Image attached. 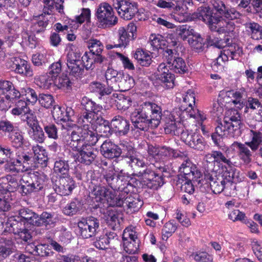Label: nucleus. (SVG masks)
Returning a JSON list of instances; mask_svg holds the SVG:
<instances>
[{"instance_id":"nucleus-1","label":"nucleus","mask_w":262,"mask_h":262,"mask_svg":"<svg viewBox=\"0 0 262 262\" xmlns=\"http://www.w3.org/2000/svg\"><path fill=\"white\" fill-rule=\"evenodd\" d=\"M162 116L160 106L152 102L145 101L132 113L130 120L136 128L147 131L149 128H157L161 122Z\"/></svg>"},{"instance_id":"nucleus-2","label":"nucleus","mask_w":262,"mask_h":262,"mask_svg":"<svg viewBox=\"0 0 262 262\" xmlns=\"http://www.w3.org/2000/svg\"><path fill=\"white\" fill-rule=\"evenodd\" d=\"M34 167L32 152L20 148L15 149L14 156L6 164V169L12 172H24Z\"/></svg>"},{"instance_id":"nucleus-3","label":"nucleus","mask_w":262,"mask_h":262,"mask_svg":"<svg viewBox=\"0 0 262 262\" xmlns=\"http://www.w3.org/2000/svg\"><path fill=\"white\" fill-rule=\"evenodd\" d=\"M21 180L23 184L20 186V192L24 196L42 190L49 181L46 174L39 171L26 173Z\"/></svg>"},{"instance_id":"nucleus-4","label":"nucleus","mask_w":262,"mask_h":262,"mask_svg":"<svg viewBox=\"0 0 262 262\" xmlns=\"http://www.w3.org/2000/svg\"><path fill=\"white\" fill-rule=\"evenodd\" d=\"M114 8L113 5L107 2H102L97 7L95 16L100 28H111L117 24L118 17L115 15Z\"/></svg>"},{"instance_id":"nucleus-5","label":"nucleus","mask_w":262,"mask_h":262,"mask_svg":"<svg viewBox=\"0 0 262 262\" xmlns=\"http://www.w3.org/2000/svg\"><path fill=\"white\" fill-rule=\"evenodd\" d=\"M113 6L124 20H131L138 12V5L133 0H112Z\"/></svg>"},{"instance_id":"nucleus-6","label":"nucleus","mask_w":262,"mask_h":262,"mask_svg":"<svg viewBox=\"0 0 262 262\" xmlns=\"http://www.w3.org/2000/svg\"><path fill=\"white\" fill-rule=\"evenodd\" d=\"M6 66L7 69L23 76L31 77L34 74L29 61L18 56L9 58L6 62Z\"/></svg>"},{"instance_id":"nucleus-7","label":"nucleus","mask_w":262,"mask_h":262,"mask_svg":"<svg viewBox=\"0 0 262 262\" xmlns=\"http://www.w3.org/2000/svg\"><path fill=\"white\" fill-rule=\"evenodd\" d=\"M78 232L83 238H89L96 235L99 229V220L93 216L82 218L78 222Z\"/></svg>"},{"instance_id":"nucleus-8","label":"nucleus","mask_w":262,"mask_h":262,"mask_svg":"<svg viewBox=\"0 0 262 262\" xmlns=\"http://www.w3.org/2000/svg\"><path fill=\"white\" fill-rule=\"evenodd\" d=\"M238 174L239 172L235 169L230 168L225 170L224 188L222 191L225 195L234 196L237 194L239 187L237 185L239 181Z\"/></svg>"},{"instance_id":"nucleus-9","label":"nucleus","mask_w":262,"mask_h":262,"mask_svg":"<svg viewBox=\"0 0 262 262\" xmlns=\"http://www.w3.org/2000/svg\"><path fill=\"white\" fill-rule=\"evenodd\" d=\"M164 183L163 175L157 174L156 172L149 169L144 170L142 181L143 188L156 190L162 187Z\"/></svg>"},{"instance_id":"nucleus-10","label":"nucleus","mask_w":262,"mask_h":262,"mask_svg":"<svg viewBox=\"0 0 262 262\" xmlns=\"http://www.w3.org/2000/svg\"><path fill=\"white\" fill-rule=\"evenodd\" d=\"M53 189L55 192L61 196H68L72 193L76 187L74 179L69 176L60 177L53 184Z\"/></svg>"},{"instance_id":"nucleus-11","label":"nucleus","mask_w":262,"mask_h":262,"mask_svg":"<svg viewBox=\"0 0 262 262\" xmlns=\"http://www.w3.org/2000/svg\"><path fill=\"white\" fill-rule=\"evenodd\" d=\"M211 3L213 10L215 11L214 14L215 16H223L230 20L238 19L241 16V14L235 8L227 7L221 0H211Z\"/></svg>"},{"instance_id":"nucleus-12","label":"nucleus","mask_w":262,"mask_h":262,"mask_svg":"<svg viewBox=\"0 0 262 262\" xmlns=\"http://www.w3.org/2000/svg\"><path fill=\"white\" fill-rule=\"evenodd\" d=\"M181 140L190 147L198 150H203L205 146L204 138L198 133H189L188 130H183Z\"/></svg>"},{"instance_id":"nucleus-13","label":"nucleus","mask_w":262,"mask_h":262,"mask_svg":"<svg viewBox=\"0 0 262 262\" xmlns=\"http://www.w3.org/2000/svg\"><path fill=\"white\" fill-rule=\"evenodd\" d=\"M157 79L162 85L167 89L173 88L174 85L175 76L165 63H160L158 67Z\"/></svg>"},{"instance_id":"nucleus-14","label":"nucleus","mask_w":262,"mask_h":262,"mask_svg":"<svg viewBox=\"0 0 262 262\" xmlns=\"http://www.w3.org/2000/svg\"><path fill=\"white\" fill-rule=\"evenodd\" d=\"M179 172L184 179L198 180L202 176L201 171L188 158L181 165Z\"/></svg>"},{"instance_id":"nucleus-15","label":"nucleus","mask_w":262,"mask_h":262,"mask_svg":"<svg viewBox=\"0 0 262 262\" xmlns=\"http://www.w3.org/2000/svg\"><path fill=\"white\" fill-rule=\"evenodd\" d=\"M225 120L224 119L223 122H218L222 124L223 128L227 130V132L232 138H237L242 134V128L244 126L242 119H230Z\"/></svg>"},{"instance_id":"nucleus-16","label":"nucleus","mask_w":262,"mask_h":262,"mask_svg":"<svg viewBox=\"0 0 262 262\" xmlns=\"http://www.w3.org/2000/svg\"><path fill=\"white\" fill-rule=\"evenodd\" d=\"M195 93L191 89H189L183 96V102L179 109L181 112L180 114V120L184 121L185 118V114L194 107L195 105Z\"/></svg>"},{"instance_id":"nucleus-17","label":"nucleus","mask_w":262,"mask_h":262,"mask_svg":"<svg viewBox=\"0 0 262 262\" xmlns=\"http://www.w3.org/2000/svg\"><path fill=\"white\" fill-rule=\"evenodd\" d=\"M74 110L71 107L66 108L59 105H54L52 111V116L57 122H66L71 120V117L74 115Z\"/></svg>"},{"instance_id":"nucleus-18","label":"nucleus","mask_w":262,"mask_h":262,"mask_svg":"<svg viewBox=\"0 0 262 262\" xmlns=\"http://www.w3.org/2000/svg\"><path fill=\"white\" fill-rule=\"evenodd\" d=\"M112 129L120 135H125L129 130L130 123L128 120L122 116H115L111 122Z\"/></svg>"},{"instance_id":"nucleus-19","label":"nucleus","mask_w":262,"mask_h":262,"mask_svg":"<svg viewBox=\"0 0 262 262\" xmlns=\"http://www.w3.org/2000/svg\"><path fill=\"white\" fill-rule=\"evenodd\" d=\"M135 181V179L129 176L118 174V179L115 182V185H117V186L113 188V190L127 195L130 192L131 189L133 188L132 182H134Z\"/></svg>"},{"instance_id":"nucleus-20","label":"nucleus","mask_w":262,"mask_h":262,"mask_svg":"<svg viewBox=\"0 0 262 262\" xmlns=\"http://www.w3.org/2000/svg\"><path fill=\"white\" fill-rule=\"evenodd\" d=\"M100 152L105 158L115 160L119 157V146L110 140H106L100 147Z\"/></svg>"},{"instance_id":"nucleus-21","label":"nucleus","mask_w":262,"mask_h":262,"mask_svg":"<svg viewBox=\"0 0 262 262\" xmlns=\"http://www.w3.org/2000/svg\"><path fill=\"white\" fill-rule=\"evenodd\" d=\"M225 171L221 174L215 175L212 178L203 180L204 184L209 187L210 190L215 194H220L224 191V185L225 183Z\"/></svg>"},{"instance_id":"nucleus-22","label":"nucleus","mask_w":262,"mask_h":262,"mask_svg":"<svg viewBox=\"0 0 262 262\" xmlns=\"http://www.w3.org/2000/svg\"><path fill=\"white\" fill-rule=\"evenodd\" d=\"M76 160L86 165H90L94 161L96 155L92 147H84L77 154Z\"/></svg>"},{"instance_id":"nucleus-23","label":"nucleus","mask_w":262,"mask_h":262,"mask_svg":"<svg viewBox=\"0 0 262 262\" xmlns=\"http://www.w3.org/2000/svg\"><path fill=\"white\" fill-rule=\"evenodd\" d=\"M232 146L237 147L238 156L245 164H248L251 162L252 153L246 144V142L242 143L235 141L232 143Z\"/></svg>"},{"instance_id":"nucleus-24","label":"nucleus","mask_w":262,"mask_h":262,"mask_svg":"<svg viewBox=\"0 0 262 262\" xmlns=\"http://www.w3.org/2000/svg\"><path fill=\"white\" fill-rule=\"evenodd\" d=\"M124 201V206L123 207H126L127 212L129 213L138 211L143 204L139 198H135L128 194L125 195Z\"/></svg>"},{"instance_id":"nucleus-25","label":"nucleus","mask_w":262,"mask_h":262,"mask_svg":"<svg viewBox=\"0 0 262 262\" xmlns=\"http://www.w3.org/2000/svg\"><path fill=\"white\" fill-rule=\"evenodd\" d=\"M18 215L24 223V226L35 225V220L37 214L28 208H23L19 210Z\"/></svg>"},{"instance_id":"nucleus-26","label":"nucleus","mask_w":262,"mask_h":262,"mask_svg":"<svg viewBox=\"0 0 262 262\" xmlns=\"http://www.w3.org/2000/svg\"><path fill=\"white\" fill-rule=\"evenodd\" d=\"M35 220V225L37 227L45 226L46 228L54 226V214L47 211H43L40 215L37 214V217Z\"/></svg>"},{"instance_id":"nucleus-27","label":"nucleus","mask_w":262,"mask_h":262,"mask_svg":"<svg viewBox=\"0 0 262 262\" xmlns=\"http://www.w3.org/2000/svg\"><path fill=\"white\" fill-rule=\"evenodd\" d=\"M108 192L109 190L105 187L100 185H94L92 183L91 186L90 196L94 200V202H100L103 198L106 199Z\"/></svg>"},{"instance_id":"nucleus-28","label":"nucleus","mask_w":262,"mask_h":262,"mask_svg":"<svg viewBox=\"0 0 262 262\" xmlns=\"http://www.w3.org/2000/svg\"><path fill=\"white\" fill-rule=\"evenodd\" d=\"M32 248V251H30V253L40 257H48L53 255V252L49 248V245L47 244H39L35 245L33 243L29 244L27 246V248L29 250V248Z\"/></svg>"},{"instance_id":"nucleus-29","label":"nucleus","mask_w":262,"mask_h":262,"mask_svg":"<svg viewBox=\"0 0 262 262\" xmlns=\"http://www.w3.org/2000/svg\"><path fill=\"white\" fill-rule=\"evenodd\" d=\"M81 105L82 110L85 112L91 113L98 115L102 110V106L97 104L87 97H83L81 100Z\"/></svg>"},{"instance_id":"nucleus-30","label":"nucleus","mask_w":262,"mask_h":262,"mask_svg":"<svg viewBox=\"0 0 262 262\" xmlns=\"http://www.w3.org/2000/svg\"><path fill=\"white\" fill-rule=\"evenodd\" d=\"M221 52L226 58H228V61L229 60H238L241 56L242 49L238 45L234 43L225 47Z\"/></svg>"},{"instance_id":"nucleus-31","label":"nucleus","mask_w":262,"mask_h":262,"mask_svg":"<svg viewBox=\"0 0 262 262\" xmlns=\"http://www.w3.org/2000/svg\"><path fill=\"white\" fill-rule=\"evenodd\" d=\"M53 170L59 178L68 176L70 170L68 161L60 158H57L54 162Z\"/></svg>"},{"instance_id":"nucleus-32","label":"nucleus","mask_w":262,"mask_h":262,"mask_svg":"<svg viewBox=\"0 0 262 262\" xmlns=\"http://www.w3.org/2000/svg\"><path fill=\"white\" fill-rule=\"evenodd\" d=\"M6 227L4 231L9 232H13L15 234L16 231L21 229L24 226V223L21 222V219L19 215L11 216L7 219V221L5 223Z\"/></svg>"},{"instance_id":"nucleus-33","label":"nucleus","mask_w":262,"mask_h":262,"mask_svg":"<svg viewBox=\"0 0 262 262\" xmlns=\"http://www.w3.org/2000/svg\"><path fill=\"white\" fill-rule=\"evenodd\" d=\"M97 116V114L84 112L78 117L77 123L83 127L89 128L90 125H92L99 121V118Z\"/></svg>"},{"instance_id":"nucleus-34","label":"nucleus","mask_w":262,"mask_h":262,"mask_svg":"<svg viewBox=\"0 0 262 262\" xmlns=\"http://www.w3.org/2000/svg\"><path fill=\"white\" fill-rule=\"evenodd\" d=\"M195 15L196 18L206 23L209 28L213 21V18L215 17V15H213L210 8L206 7H201L198 8Z\"/></svg>"},{"instance_id":"nucleus-35","label":"nucleus","mask_w":262,"mask_h":262,"mask_svg":"<svg viewBox=\"0 0 262 262\" xmlns=\"http://www.w3.org/2000/svg\"><path fill=\"white\" fill-rule=\"evenodd\" d=\"M49 19L43 14L36 16L33 18L32 29L36 33L43 32L49 25Z\"/></svg>"},{"instance_id":"nucleus-36","label":"nucleus","mask_w":262,"mask_h":262,"mask_svg":"<svg viewBox=\"0 0 262 262\" xmlns=\"http://www.w3.org/2000/svg\"><path fill=\"white\" fill-rule=\"evenodd\" d=\"M8 139L16 149L21 148L25 142L22 132L17 127L9 134Z\"/></svg>"},{"instance_id":"nucleus-37","label":"nucleus","mask_w":262,"mask_h":262,"mask_svg":"<svg viewBox=\"0 0 262 262\" xmlns=\"http://www.w3.org/2000/svg\"><path fill=\"white\" fill-rule=\"evenodd\" d=\"M89 89L91 92L97 93L99 95V98L110 95L113 91H114L112 86L106 87L104 84L99 82H91Z\"/></svg>"},{"instance_id":"nucleus-38","label":"nucleus","mask_w":262,"mask_h":262,"mask_svg":"<svg viewBox=\"0 0 262 262\" xmlns=\"http://www.w3.org/2000/svg\"><path fill=\"white\" fill-rule=\"evenodd\" d=\"M133 56L138 63L142 67L149 66L152 61L149 54L141 48L136 49Z\"/></svg>"},{"instance_id":"nucleus-39","label":"nucleus","mask_w":262,"mask_h":262,"mask_svg":"<svg viewBox=\"0 0 262 262\" xmlns=\"http://www.w3.org/2000/svg\"><path fill=\"white\" fill-rule=\"evenodd\" d=\"M82 204L77 199H74L68 203L63 208L64 214L68 216H73L79 213L82 209Z\"/></svg>"},{"instance_id":"nucleus-40","label":"nucleus","mask_w":262,"mask_h":262,"mask_svg":"<svg viewBox=\"0 0 262 262\" xmlns=\"http://www.w3.org/2000/svg\"><path fill=\"white\" fill-rule=\"evenodd\" d=\"M182 2L177 3L173 8L172 17L177 21L183 23L187 21L188 14L184 9Z\"/></svg>"},{"instance_id":"nucleus-41","label":"nucleus","mask_w":262,"mask_h":262,"mask_svg":"<svg viewBox=\"0 0 262 262\" xmlns=\"http://www.w3.org/2000/svg\"><path fill=\"white\" fill-rule=\"evenodd\" d=\"M118 193V194H115L109 191L105 200L110 206L112 207H123L124 206V200L126 195L120 192Z\"/></svg>"},{"instance_id":"nucleus-42","label":"nucleus","mask_w":262,"mask_h":262,"mask_svg":"<svg viewBox=\"0 0 262 262\" xmlns=\"http://www.w3.org/2000/svg\"><path fill=\"white\" fill-rule=\"evenodd\" d=\"M27 102L23 99L16 102L14 107L11 110V114L14 116H19L22 118L30 111Z\"/></svg>"},{"instance_id":"nucleus-43","label":"nucleus","mask_w":262,"mask_h":262,"mask_svg":"<svg viewBox=\"0 0 262 262\" xmlns=\"http://www.w3.org/2000/svg\"><path fill=\"white\" fill-rule=\"evenodd\" d=\"M159 159H170L182 157L183 154L180 151L174 150L166 146H160Z\"/></svg>"},{"instance_id":"nucleus-44","label":"nucleus","mask_w":262,"mask_h":262,"mask_svg":"<svg viewBox=\"0 0 262 262\" xmlns=\"http://www.w3.org/2000/svg\"><path fill=\"white\" fill-rule=\"evenodd\" d=\"M261 27L255 22H250L245 24L246 31L251 37L255 40L261 38Z\"/></svg>"},{"instance_id":"nucleus-45","label":"nucleus","mask_w":262,"mask_h":262,"mask_svg":"<svg viewBox=\"0 0 262 262\" xmlns=\"http://www.w3.org/2000/svg\"><path fill=\"white\" fill-rule=\"evenodd\" d=\"M251 140L246 142L247 146L250 148L253 151L258 150L260 144L262 143V133L258 131L251 130Z\"/></svg>"},{"instance_id":"nucleus-46","label":"nucleus","mask_w":262,"mask_h":262,"mask_svg":"<svg viewBox=\"0 0 262 262\" xmlns=\"http://www.w3.org/2000/svg\"><path fill=\"white\" fill-rule=\"evenodd\" d=\"M178 224L174 220L166 222L162 229V238L163 240L167 241L177 230Z\"/></svg>"},{"instance_id":"nucleus-47","label":"nucleus","mask_w":262,"mask_h":262,"mask_svg":"<svg viewBox=\"0 0 262 262\" xmlns=\"http://www.w3.org/2000/svg\"><path fill=\"white\" fill-rule=\"evenodd\" d=\"M229 95H231L233 99L232 102L235 105H238L237 107L239 108H242L245 105V101L243 98L246 94V91L244 88H242L235 91L231 90L227 92Z\"/></svg>"},{"instance_id":"nucleus-48","label":"nucleus","mask_w":262,"mask_h":262,"mask_svg":"<svg viewBox=\"0 0 262 262\" xmlns=\"http://www.w3.org/2000/svg\"><path fill=\"white\" fill-rule=\"evenodd\" d=\"M169 119L170 120L167 121L165 123L164 127L165 133L174 136H179L183 130L177 126L176 121L172 115H170Z\"/></svg>"},{"instance_id":"nucleus-49","label":"nucleus","mask_w":262,"mask_h":262,"mask_svg":"<svg viewBox=\"0 0 262 262\" xmlns=\"http://www.w3.org/2000/svg\"><path fill=\"white\" fill-rule=\"evenodd\" d=\"M45 133L47 137L52 139L57 140L58 139V128L54 123H49L47 121H41Z\"/></svg>"},{"instance_id":"nucleus-50","label":"nucleus","mask_w":262,"mask_h":262,"mask_svg":"<svg viewBox=\"0 0 262 262\" xmlns=\"http://www.w3.org/2000/svg\"><path fill=\"white\" fill-rule=\"evenodd\" d=\"M115 95H117L115 104L118 110L125 111L132 105V101L129 97L125 96L123 94H114L113 96L115 97Z\"/></svg>"},{"instance_id":"nucleus-51","label":"nucleus","mask_w":262,"mask_h":262,"mask_svg":"<svg viewBox=\"0 0 262 262\" xmlns=\"http://www.w3.org/2000/svg\"><path fill=\"white\" fill-rule=\"evenodd\" d=\"M34 81L35 84L39 88L44 89H48L51 85L53 83L54 80L48 73L38 75L35 77Z\"/></svg>"},{"instance_id":"nucleus-52","label":"nucleus","mask_w":262,"mask_h":262,"mask_svg":"<svg viewBox=\"0 0 262 262\" xmlns=\"http://www.w3.org/2000/svg\"><path fill=\"white\" fill-rule=\"evenodd\" d=\"M118 46L125 48L129 45L131 40H133L130 34L127 33L126 28L124 27H121L118 29Z\"/></svg>"},{"instance_id":"nucleus-53","label":"nucleus","mask_w":262,"mask_h":262,"mask_svg":"<svg viewBox=\"0 0 262 262\" xmlns=\"http://www.w3.org/2000/svg\"><path fill=\"white\" fill-rule=\"evenodd\" d=\"M35 159L42 167H46L48 165V158L45 150H42L39 146L32 147Z\"/></svg>"},{"instance_id":"nucleus-54","label":"nucleus","mask_w":262,"mask_h":262,"mask_svg":"<svg viewBox=\"0 0 262 262\" xmlns=\"http://www.w3.org/2000/svg\"><path fill=\"white\" fill-rule=\"evenodd\" d=\"M70 75L76 79L80 78L84 75V69L82 62L67 63Z\"/></svg>"},{"instance_id":"nucleus-55","label":"nucleus","mask_w":262,"mask_h":262,"mask_svg":"<svg viewBox=\"0 0 262 262\" xmlns=\"http://www.w3.org/2000/svg\"><path fill=\"white\" fill-rule=\"evenodd\" d=\"M149 42L151 48V50L157 51L162 48V46L165 45V39L162 35L159 34H152L150 36Z\"/></svg>"},{"instance_id":"nucleus-56","label":"nucleus","mask_w":262,"mask_h":262,"mask_svg":"<svg viewBox=\"0 0 262 262\" xmlns=\"http://www.w3.org/2000/svg\"><path fill=\"white\" fill-rule=\"evenodd\" d=\"M119 146V157L121 155L123 158H128L129 160L130 159L135 156V149L133 146L128 142H125L120 143Z\"/></svg>"},{"instance_id":"nucleus-57","label":"nucleus","mask_w":262,"mask_h":262,"mask_svg":"<svg viewBox=\"0 0 262 262\" xmlns=\"http://www.w3.org/2000/svg\"><path fill=\"white\" fill-rule=\"evenodd\" d=\"M224 137L231 138L227 130L223 128L222 124L218 123L215 127V132L211 135L212 140L216 145H219L221 139Z\"/></svg>"},{"instance_id":"nucleus-58","label":"nucleus","mask_w":262,"mask_h":262,"mask_svg":"<svg viewBox=\"0 0 262 262\" xmlns=\"http://www.w3.org/2000/svg\"><path fill=\"white\" fill-rule=\"evenodd\" d=\"M169 67H171V69L176 73L182 74L188 71L185 60L180 57L176 58Z\"/></svg>"},{"instance_id":"nucleus-59","label":"nucleus","mask_w":262,"mask_h":262,"mask_svg":"<svg viewBox=\"0 0 262 262\" xmlns=\"http://www.w3.org/2000/svg\"><path fill=\"white\" fill-rule=\"evenodd\" d=\"M69 47L70 48V50L67 55V63L81 62L80 60V58L81 59V54L80 51L76 50H74V48L75 47L72 43L69 44Z\"/></svg>"},{"instance_id":"nucleus-60","label":"nucleus","mask_w":262,"mask_h":262,"mask_svg":"<svg viewBox=\"0 0 262 262\" xmlns=\"http://www.w3.org/2000/svg\"><path fill=\"white\" fill-rule=\"evenodd\" d=\"M188 43L193 50L196 52H200L203 50L204 42L203 38L200 34H193L192 36L189 37Z\"/></svg>"},{"instance_id":"nucleus-61","label":"nucleus","mask_w":262,"mask_h":262,"mask_svg":"<svg viewBox=\"0 0 262 262\" xmlns=\"http://www.w3.org/2000/svg\"><path fill=\"white\" fill-rule=\"evenodd\" d=\"M215 162L213 161L211 162L207 160L204 164V180L210 179L217 175V170L215 169Z\"/></svg>"},{"instance_id":"nucleus-62","label":"nucleus","mask_w":262,"mask_h":262,"mask_svg":"<svg viewBox=\"0 0 262 262\" xmlns=\"http://www.w3.org/2000/svg\"><path fill=\"white\" fill-rule=\"evenodd\" d=\"M88 47L92 55L102 53L104 46L103 43L97 39H90L88 41Z\"/></svg>"},{"instance_id":"nucleus-63","label":"nucleus","mask_w":262,"mask_h":262,"mask_svg":"<svg viewBox=\"0 0 262 262\" xmlns=\"http://www.w3.org/2000/svg\"><path fill=\"white\" fill-rule=\"evenodd\" d=\"M38 102L41 106L46 108H51L54 107L55 100L51 94L41 93L39 94Z\"/></svg>"},{"instance_id":"nucleus-64","label":"nucleus","mask_w":262,"mask_h":262,"mask_svg":"<svg viewBox=\"0 0 262 262\" xmlns=\"http://www.w3.org/2000/svg\"><path fill=\"white\" fill-rule=\"evenodd\" d=\"M53 83L59 89H68L71 88L72 82L67 74H62L58 77L55 78Z\"/></svg>"}]
</instances>
